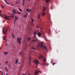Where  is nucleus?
I'll return each instance as SVG.
<instances>
[{"label": "nucleus", "mask_w": 75, "mask_h": 75, "mask_svg": "<svg viewBox=\"0 0 75 75\" xmlns=\"http://www.w3.org/2000/svg\"><path fill=\"white\" fill-rule=\"evenodd\" d=\"M40 30H42V28H40Z\"/></svg>", "instance_id": "4c0bfd02"}, {"label": "nucleus", "mask_w": 75, "mask_h": 75, "mask_svg": "<svg viewBox=\"0 0 75 75\" xmlns=\"http://www.w3.org/2000/svg\"><path fill=\"white\" fill-rule=\"evenodd\" d=\"M29 46H31V45H29Z\"/></svg>", "instance_id": "338daca9"}, {"label": "nucleus", "mask_w": 75, "mask_h": 75, "mask_svg": "<svg viewBox=\"0 0 75 75\" xmlns=\"http://www.w3.org/2000/svg\"><path fill=\"white\" fill-rule=\"evenodd\" d=\"M51 9H52V7H51Z\"/></svg>", "instance_id": "6e6d98bb"}, {"label": "nucleus", "mask_w": 75, "mask_h": 75, "mask_svg": "<svg viewBox=\"0 0 75 75\" xmlns=\"http://www.w3.org/2000/svg\"><path fill=\"white\" fill-rule=\"evenodd\" d=\"M8 54V52H5L4 53V55H7Z\"/></svg>", "instance_id": "ddd939ff"}, {"label": "nucleus", "mask_w": 75, "mask_h": 75, "mask_svg": "<svg viewBox=\"0 0 75 75\" xmlns=\"http://www.w3.org/2000/svg\"><path fill=\"white\" fill-rule=\"evenodd\" d=\"M31 64V61H29V64Z\"/></svg>", "instance_id": "c03bdc74"}, {"label": "nucleus", "mask_w": 75, "mask_h": 75, "mask_svg": "<svg viewBox=\"0 0 75 75\" xmlns=\"http://www.w3.org/2000/svg\"><path fill=\"white\" fill-rule=\"evenodd\" d=\"M45 10H46V8L45 7H44L43 10V12H45Z\"/></svg>", "instance_id": "dca6fc26"}, {"label": "nucleus", "mask_w": 75, "mask_h": 75, "mask_svg": "<svg viewBox=\"0 0 75 75\" xmlns=\"http://www.w3.org/2000/svg\"><path fill=\"white\" fill-rule=\"evenodd\" d=\"M48 34L49 35H50V34H51V31L50 29H49L48 30Z\"/></svg>", "instance_id": "423d86ee"}, {"label": "nucleus", "mask_w": 75, "mask_h": 75, "mask_svg": "<svg viewBox=\"0 0 75 75\" xmlns=\"http://www.w3.org/2000/svg\"><path fill=\"white\" fill-rule=\"evenodd\" d=\"M49 16H50L49 18H50V15H49Z\"/></svg>", "instance_id": "0e129e2a"}, {"label": "nucleus", "mask_w": 75, "mask_h": 75, "mask_svg": "<svg viewBox=\"0 0 75 75\" xmlns=\"http://www.w3.org/2000/svg\"><path fill=\"white\" fill-rule=\"evenodd\" d=\"M5 68L6 69V70L7 71H8V70L7 69V67H5Z\"/></svg>", "instance_id": "c756f323"}, {"label": "nucleus", "mask_w": 75, "mask_h": 75, "mask_svg": "<svg viewBox=\"0 0 75 75\" xmlns=\"http://www.w3.org/2000/svg\"><path fill=\"white\" fill-rule=\"evenodd\" d=\"M12 18H14V15L11 16Z\"/></svg>", "instance_id": "e433bc0d"}, {"label": "nucleus", "mask_w": 75, "mask_h": 75, "mask_svg": "<svg viewBox=\"0 0 75 75\" xmlns=\"http://www.w3.org/2000/svg\"><path fill=\"white\" fill-rule=\"evenodd\" d=\"M37 32L34 31V35H33V39H34V38H36V35H37Z\"/></svg>", "instance_id": "20e7f679"}, {"label": "nucleus", "mask_w": 75, "mask_h": 75, "mask_svg": "<svg viewBox=\"0 0 75 75\" xmlns=\"http://www.w3.org/2000/svg\"><path fill=\"white\" fill-rule=\"evenodd\" d=\"M45 41H48V40H47V38H46V37L45 36Z\"/></svg>", "instance_id": "bb28decb"}, {"label": "nucleus", "mask_w": 75, "mask_h": 75, "mask_svg": "<svg viewBox=\"0 0 75 75\" xmlns=\"http://www.w3.org/2000/svg\"><path fill=\"white\" fill-rule=\"evenodd\" d=\"M5 2H6V4H7L8 5H9V4L6 1Z\"/></svg>", "instance_id": "7c9ffc66"}, {"label": "nucleus", "mask_w": 75, "mask_h": 75, "mask_svg": "<svg viewBox=\"0 0 75 75\" xmlns=\"http://www.w3.org/2000/svg\"><path fill=\"white\" fill-rule=\"evenodd\" d=\"M26 11H27L28 12V13H30V12H31V10H30V9H26Z\"/></svg>", "instance_id": "0eeeda50"}, {"label": "nucleus", "mask_w": 75, "mask_h": 75, "mask_svg": "<svg viewBox=\"0 0 75 75\" xmlns=\"http://www.w3.org/2000/svg\"><path fill=\"white\" fill-rule=\"evenodd\" d=\"M1 13V11L0 10V13Z\"/></svg>", "instance_id": "864d4df0"}, {"label": "nucleus", "mask_w": 75, "mask_h": 75, "mask_svg": "<svg viewBox=\"0 0 75 75\" xmlns=\"http://www.w3.org/2000/svg\"><path fill=\"white\" fill-rule=\"evenodd\" d=\"M34 39H33V42H34L35 41H34Z\"/></svg>", "instance_id": "09e8293b"}, {"label": "nucleus", "mask_w": 75, "mask_h": 75, "mask_svg": "<svg viewBox=\"0 0 75 75\" xmlns=\"http://www.w3.org/2000/svg\"><path fill=\"white\" fill-rule=\"evenodd\" d=\"M38 74V72H37V71H35V74L34 75H37V74Z\"/></svg>", "instance_id": "4468645a"}, {"label": "nucleus", "mask_w": 75, "mask_h": 75, "mask_svg": "<svg viewBox=\"0 0 75 75\" xmlns=\"http://www.w3.org/2000/svg\"><path fill=\"white\" fill-rule=\"evenodd\" d=\"M31 0H28V1H30Z\"/></svg>", "instance_id": "13d9d810"}, {"label": "nucleus", "mask_w": 75, "mask_h": 75, "mask_svg": "<svg viewBox=\"0 0 75 75\" xmlns=\"http://www.w3.org/2000/svg\"><path fill=\"white\" fill-rule=\"evenodd\" d=\"M46 61H47V59H46L45 58L44 59L43 62H45Z\"/></svg>", "instance_id": "a211bd4d"}, {"label": "nucleus", "mask_w": 75, "mask_h": 75, "mask_svg": "<svg viewBox=\"0 0 75 75\" xmlns=\"http://www.w3.org/2000/svg\"><path fill=\"white\" fill-rule=\"evenodd\" d=\"M40 57H41V58H44V57H42V54H41L40 55Z\"/></svg>", "instance_id": "5701e85b"}, {"label": "nucleus", "mask_w": 75, "mask_h": 75, "mask_svg": "<svg viewBox=\"0 0 75 75\" xmlns=\"http://www.w3.org/2000/svg\"><path fill=\"white\" fill-rule=\"evenodd\" d=\"M4 0L5 1V2H6V0Z\"/></svg>", "instance_id": "680f3d73"}, {"label": "nucleus", "mask_w": 75, "mask_h": 75, "mask_svg": "<svg viewBox=\"0 0 75 75\" xmlns=\"http://www.w3.org/2000/svg\"><path fill=\"white\" fill-rule=\"evenodd\" d=\"M37 72H38V70H37L36 71Z\"/></svg>", "instance_id": "052dcab7"}, {"label": "nucleus", "mask_w": 75, "mask_h": 75, "mask_svg": "<svg viewBox=\"0 0 75 75\" xmlns=\"http://www.w3.org/2000/svg\"><path fill=\"white\" fill-rule=\"evenodd\" d=\"M41 47H42V50L44 51V48H45V49L46 50V51L47 52H48V49H47V47H46V46L45 45H44V46L42 45H41Z\"/></svg>", "instance_id": "f257e3e1"}, {"label": "nucleus", "mask_w": 75, "mask_h": 75, "mask_svg": "<svg viewBox=\"0 0 75 75\" xmlns=\"http://www.w3.org/2000/svg\"><path fill=\"white\" fill-rule=\"evenodd\" d=\"M6 36H4L3 38H4V40H6Z\"/></svg>", "instance_id": "aec40b11"}, {"label": "nucleus", "mask_w": 75, "mask_h": 75, "mask_svg": "<svg viewBox=\"0 0 75 75\" xmlns=\"http://www.w3.org/2000/svg\"><path fill=\"white\" fill-rule=\"evenodd\" d=\"M38 18H40V14L38 15Z\"/></svg>", "instance_id": "6ab92c4d"}, {"label": "nucleus", "mask_w": 75, "mask_h": 75, "mask_svg": "<svg viewBox=\"0 0 75 75\" xmlns=\"http://www.w3.org/2000/svg\"><path fill=\"white\" fill-rule=\"evenodd\" d=\"M33 50H35V48L34 47H33Z\"/></svg>", "instance_id": "2f4dec72"}, {"label": "nucleus", "mask_w": 75, "mask_h": 75, "mask_svg": "<svg viewBox=\"0 0 75 75\" xmlns=\"http://www.w3.org/2000/svg\"><path fill=\"white\" fill-rule=\"evenodd\" d=\"M1 7H2V8H3V6H1Z\"/></svg>", "instance_id": "a19ab883"}, {"label": "nucleus", "mask_w": 75, "mask_h": 75, "mask_svg": "<svg viewBox=\"0 0 75 75\" xmlns=\"http://www.w3.org/2000/svg\"><path fill=\"white\" fill-rule=\"evenodd\" d=\"M24 2H25V0H23V1H22L23 6H24Z\"/></svg>", "instance_id": "9b49d317"}, {"label": "nucleus", "mask_w": 75, "mask_h": 75, "mask_svg": "<svg viewBox=\"0 0 75 75\" xmlns=\"http://www.w3.org/2000/svg\"><path fill=\"white\" fill-rule=\"evenodd\" d=\"M2 75H3V73L1 72Z\"/></svg>", "instance_id": "3c124183"}, {"label": "nucleus", "mask_w": 75, "mask_h": 75, "mask_svg": "<svg viewBox=\"0 0 75 75\" xmlns=\"http://www.w3.org/2000/svg\"><path fill=\"white\" fill-rule=\"evenodd\" d=\"M42 31V30H40V31Z\"/></svg>", "instance_id": "774afa93"}, {"label": "nucleus", "mask_w": 75, "mask_h": 75, "mask_svg": "<svg viewBox=\"0 0 75 75\" xmlns=\"http://www.w3.org/2000/svg\"><path fill=\"white\" fill-rule=\"evenodd\" d=\"M16 4H21V2L20 1H16Z\"/></svg>", "instance_id": "f8f14e48"}, {"label": "nucleus", "mask_w": 75, "mask_h": 75, "mask_svg": "<svg viewBox=\"0 0 75 75\" xmlns=\"http://www.w3.org/2000/svg\"><path fill=\"white\" fill-rule=\"evenodd\" d=\"M38 58L39 59H41V58H40V57H38Z\"/></svg>", "instance_id": "79ce46f5"}, {"label": "nucleus", "mask_w": 75, "mask_h": 75, "mask_svg": "<svg viewBox=\"0 0 75 75\" xmlns=\"http://www.w3.org/2000/svg\"><path fill=\"white\" fill-rule=\"evenodd\" d=\"M18 64H20V63L19 62V63H18Z\"/></svg>", "instance_id": "e2e57ef3"}, {"label": "nucleus", "mask_w": 75, "mask_h": 75, "mask_svg": "<svg viewBox=\"0 0 75 75\" xmlns=\"http://www.w3.org/2000/svg\"><path fill=\"white\" fill-rule=\"evenodd\" d=\"M21 39H20V37H19V38H17V42H19V43L20 44H21Z\"/></svg>", "instance_id": "7ed1b4c3"}, {"label": "nucleus", "mask_w": 75, "mask_h": 75, "mask_svg": "<svg viewBox=\"0 0 75 75\" xmlns=\"http://www.w3.org/2000/svg\"><path fill=\"white\" fill-rule=\"evenodd\" d=\"M45 13H44L42 12V16H44L45 15Z\"/></svg>", "instance_id": "4be33fe9"}, {"label": "nucleus", "mask_w": 75, "mask_h": 75, "mask_svg": "<svg viewBox=\"0 0 75 75\" xmlns=\"http://www.w3.org/2000/svg\"><path fill=\"white\" fill-rule=\"evenodd\" d=\"M8 67L10 69V65H9L8 66Z\"/></svg>", "instance_id": "c9c22d12"}, {"label": "nucleus", "mask_w": 75, "mask_h": 75, "mask_svg": "<svg viewBox=\"0 0 75 75\" xmlns=\"http://www.w3.org/2000/svg\"><path fill=\"white\" fill-rule=\"evenodd\" d=\"M24 17H25V18H26V15H25L24 16Z\"/></svg>", "instance_id": "72a5a7b5"}, {"label": "nucleus", "mask_w": 75, "mask_h": 75, "mask_svg": "<svg viewBox=\"0 0 75 75\" xmlns=\"http://www.w3.org/2000/svg\"><path fill=\"white\" fill-rule=\"evenodd\" d=\"M31 21H32L31 22V23H33V19H32L31 20Z\"/></svg>", "instance_id": "c85d7f7f"}, {"label": "nucleus", "mask_w": 75, "mask_h": 75, "mask_svg": "<svg viewBox=\"0 0 75 75\" xmlns=\"http://www.w3.org/2000/svg\"><path fill=\"white\" fill-rule=\"evenodd\" d=\"M28 75H31V74L29 73Z\"/></svg>", "instance_id": "49530a36"}, {"label": "nucleus", "mask_w": 75, "mask_h": 75, "mask_svg": "<svg viewBox=\"0 0 75 75\" xmlns=\"http://www.w3.org/2000/svg\"><path fill=\"white\" fill-rule=\"evenodd\" d=\"M15 22H16V20H14V22L15 23Z\"/></svg>", "instance_id": "bf43d9fd"}, {"label": "nucleus", "mask_w": 75, "mask_h": 75, "mask_svg": "<svg viewBox=\"0 0 75 75\" xmlns=\"http://www.w3.org/2000/svg\"><path fill=\"white\" fill-rule=\"evenodd\" d=\"M26 16H27L28 15V13H26Z\"/></svg>", "instance_id": "603ef678"}, {"label": "nucleus", "mask_w": 75, "mask_h": 75, "mask_svg": "<svg viewBox=\"0 0 75 75\" xmlns=\"http://www.w3.org/2000/svg\"><path fill=\"white\" fill-rule=\"evenodd\" d=\"M12 35L13 37V38H14V34H13V33H12Z\"/></svg>", "instance_id": "393cba45"}, {"label": "nucleus", "mask_w": 75, "mask_h": 75, "mask_svg": "<svg viewBox=\"0 0 75 75\" xmlns=\"http://www.w3.org/2000/svg\"><path fill=\"white\" fill-rule=\"evenodd\" d=\"M23 75H25V74L24 73V74H22Z\"/></svg>", "instance_id": "37998d69"}, {"label": "nucleus", "mask_w": 75, "mask_h": 75, "mask_svg": "<svg viewBox=\"0 0 75 75\" xmlns=\"http://www.w3.org/2000/svg\"><path fill=\"white\" fill-rule=\"evenodd\" d=\"M49 1H50V0H46V1H45L46 3L48 4V2H49Z\"/></svg>", "instance_id": "2eb2a0df"}, {"label": "nucleus", "mask_w": 75, "mask_h": 75, "mask_svg": "<svg viewBox=\"0 0 75 75\" xmlns=\"http://www.w3.org/2000/svg\"><path fill=\"white\" fill-rule=\"evenodd\" d=\"M13 12L14 13V14L15 15L16 13V10L14 9L13 10Z\"/></svg>", "instance_id": "6e6552de"}, {"label": "nucleus", "mask_w": 75, "mask_h": 75, "mask_svg": "<svg viewBox=\"0 0 75 75\" xmlns=\"http://www.w3.org/2000/svg\"><path fill=\"white\" fill-rule=\"evenodd\" d=\"M5 19H6V20H7H7H9V18H8L6 16H5Z\"/></svg>", "instance_id": "412c9836"}, {"label": "nucleus", "mask_w": 75, "mask_h": 75, "mask_svg": "<svg viewBox=\"0 0 75 75\" xmlns=\"http://www.w3.org/2000/svg\"><path fill=\"white\" fill-rule=\"evenodd\" d=\"M4 28H3L2 30V32L4 34H7V29H6L5 30H4Z\"/></svg>", "instance_id": "f03ea898"}, {"label": "nucleus", "mask_w": 75, "mask_h": 75, "mask_svg": "<svg viewBox=\"0 0 75 75\" xmlns=\"http://www.w3.org/2000/svg\"><path fill=\"white\" fill-rule=\"evenodd\" d=\"M37 40V39H35V40H34V41H36Z\"/></svg>", "instance_id": "ea45409f"}, {"label": "nucleus", "mask_w": 75, "mask_h": 75, "mask_svg": "<svg viewBox=\"0 0 75 75\" xmlns=\"http://www.w3.org/2000/svg\"><path fill=\"white\" fill-rule=\"evenodd\" d=\"M21 53H22V52H21L19 54V55H20V54H21Z\"/></svg>", "instance_id": "a18cd8bd"}, {"label": "nucleus", "mask_w": 75, "mask_h": 75, "mask_svg": "<svg viewBox=\"0 0 75 75\" xmlns=\"http://www.w3.org/2000/svg\"><path fill=\"white\" fill-rule=\"evenodd\" d=\"M15 64H16V65H17V64L18 63V59H16V61H15Z\"/></svg>", "instance_id": "9d476101"}, {"label": "nucleus", "mask_w": 75, "mask_h": 75, "mask_svg": "<svg viewBox=\"0 0 75 75\" xmlns=\"http://www.w3.org/2000/svg\"><path fill=\"white\" fill-rule=\"evenodd\" d=\"M39 27V26H38L36 28H38Z\"/></svg>", "instance_id": "58836bf2"}, {"label": "nucleus", "mask_w": 75, "mask_h": 75, "mask_svg": "<svg viewBox=\"0 0 75 75\" xmlns=\"http://www.w3.org/2000/svg\"><path fill=\"white\" fill-rule=\"evenodd\" d=\"M16 14H21V12L18 11H17L16 12Z\"/></svg>", "instance_id": "f3484780"}, {"label": "nucleus", "mask_w": 75, "mask_h": 75, "mask_svg": "<svg viewBox=\"0 0 75 75\" xmlns=\"http://www.w3.org/2000/svg\"><path fill=\"white\" fill-rule=\"evenodd\" d=\"M55 64H56V62H54V63H53V65H55Z\"/></svg>", "instance_id": "f704fd0d"}, {"label": "nucleus", "mask_w": 75, "mask_h": 75, "mask_svg": "<svg viewBox=\"0 0 75 75\" xmlns=\"http://www.w3.org/2000/svg\"><path fill=\"white\" fill-rule=\"evenodd\" d=\"M7 43H6V47H7Z\"/></svg>", "instance_id": "8fccbe9b"}, {"label": "nucleus", "mask_w": 75, "mask_h": 75, "mask_svg": "<svg viewBox=\"0 0 75 75\" xmlns=\"http://www.w3.org/2000/svg\"><path fill=\"white\" fill-rule=\"evenodd\" d=\"M6 75H8V74H7V73H6Z\"/></svg>", "instance_id": "4d7b16f0"}, {"label": "nucleus", "mask_w": 75, "mask_h": 75, "mask_svg": "<svg viewBox=\"0 0 75 75\" xmlns=\"http://www.w3.org/2000/svg\"><path fill=\"white\" fill-rule=\"evenodd\" d=\"M41 33L40 32H38V36L39 37H41Z\"/></svg>", "instance_id": "1a4fd4ad"}, {"label": "nucleus", "mask_w": 75, "mask_h": 75, "mask_svg": "<svg viewBox=\"0 0 75 75\" xmlns=\"http://www.w3.org/2000/svg\"><path fill=\"white\" fill-rule=\"evenodd\" d=\"M38 72H39V73H40L41 71H38Z\"/></svg>", "instance_id": "de8ad7c7"}, {"label": "nucleus", "mask_w": 75, "mask_h": 75, "mask_svg": "<svg viewBox=\"0 0 75 75\" xmlns=\"http://www.w3.org/2000/svg\"><path fill=\"white\" fill-rule=\"evenodd\" d=\"M34 62H35V64H39L38 61V60H36V61H34Z\"/></svg>", "instance_id": "39448f33"}, {"label": "nucleus", "mask_w": 75, "mask_h": 75, "mask_svg": "<svg viewBox=\"0 0 75 75\" xmlns=\"http://www.w3.org/2000/svg\"><path fill=\"white\" fill-rule=\"evenodd\" d=\"M30 38H28V39L27 40H28V41H30Z\"/></svg>", "instance_id": "a878e982"}, {"label": "nucleus", "mask_w": 75, "mask_h": 75, "mask_svg": "<svg viewBox=\"0 0 75 75\" xmlns=\"http://www.w3.org/2000/svg\"><path fill=\"white\" fill-rule=\"evenodd\" d=\"M6 63H7V62H8L6 61Z\"/></svg>", "instance_id": "69168bd1"}, {"label": "nucleus", "mask_w": 75, "mask_h": 75, "mask_svg": "<svg viewBox=\"0 0 75 75\" xmlns=\"http://www.w3.org/2000/svg\"><path fill=\"white\" fill-rule=\"evenodd\" d=\"M0 16H1V14H0Z\"/></svg>", "instance_id": "5fc2aeb1"}, {"label": "nucleus", "mask_w": 75, "mask_h": 75, "mask_svg": "<svg viewBox=\"0 0 75 75\" xmlns=\"http://www.w3.org/2000/svg\"><path fill=\"white\" fill-rule=\"evenodd\" d=\"M18 18H17V17H16V16H15V20H17Z\"/></svg>", "instance_id": "b1692460"}, {"label": "nucleus", "mask_w": 75, "mask_h": 75, "mask_svg": "<svg viewBox=\"0 0 75 75\" xmlns=\"http://www.w3.org/2000/svg\"><path fill=\"white\" fill-rule=\"evenodd\" d=\"M18 9L19 10V11H21V12L22 11V10H21V9H20V8H18Z\"/></svg>", "instance_id": "cd10ccee"}, {"label": "nucleus", "mask_w": 75, "mask_h": 75, "mask_svg": "<svg viewBox=\"0 0 75 75\" xmlns=\"http://www.w3.org/2000/svg\"><path fill=\"white\" fill-rule=\"evenodd\" d=\"M43 64L45 66V65H46V64L45 63V62H43Z\"/></svg>", "instance_id": "473e14b6"}]
</instances>
